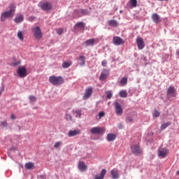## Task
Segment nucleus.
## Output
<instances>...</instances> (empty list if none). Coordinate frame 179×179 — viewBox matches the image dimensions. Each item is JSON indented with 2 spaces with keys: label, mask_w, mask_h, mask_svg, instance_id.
I'll list each match as a JSON object with an SVG mask.
<instances>
[{
  "label": "nucleus",
  "mask_w": 179,
  "mask_h": 179,
  "mask_svg": "<svg viewBox=\"0 0 179 179\" xmlns=\"http://www.w3.org/2000/svg\"><path fill=\"white\" fill-rule=\"evenodd\" d=\"M96 43H97V39L91 38V39L87 40L84 43V45H86L87 47H89V46H93Z\"/></svg>",
  "instance_id": "obj_15"
},
{
  "label": "nucleus",
  "mask_w": 179,
  "mask_h": 179,
  "mask_svg": "<svg viewBox=\"0 0 179 179\" xmlns=\"http://www.w3.org/2000/svg\"><path fill=\"white\" fill-rule=\"evenodd\" d=\"M110 174L112 176V178L118 179L120 178V175L118 174V171L115 169H113L110 171Z\"/></svg>",
  "instance_id": "obj_20"
},
{
  "label": "nucleus",
  "mask_w": 179,
  "mask_h": 179,
  "mask_svg": "<svg viewBox=\"0 0 179 179\" xmlns=\"http://www.w3.org/2000/svg\"><path fill=\"white\" fill-rule=\"evenodd\" d=\"M85 23L82 22H78L76 24V27H77L78 29H80V30H85Z\"/></svg>",
  "instance_id": "obj_23"
},
{
  "label": "nucleus",
  "mask_w": 179,
  "mask_h": 179,
  "mask_svg": "<svg viewBox=\"0 0 179 179\" xmlns=\"http://www.w3.org/2000/svg\"><path fill=\"white\" fill-rule=\"evenodd\" d=\"M115 113L117 115H122V106L118 102H115Z\"/></svg>",
  "instance_id": "obj_8"
},
{
  "label": "nucleus",
  "mask_w": 179,
  "mask_h": 179,
  "mask_svg": "<svg viewBox=\"0 0 179 179\" xmlns=\"http://www.w3.org/2000/svg\"><path fill=\"white\" fill-rule=\"evenodd\" d=\"M107 173V170L106 169H102L101 171L100 175H96L94 176V179H103L104 178V176H106V173Z\"/></svg>",
  "instance_id": "obj_19"
},
{
  "label": "nucleus",
  "mask_w": 179,
  "mask_h": 179,
  "mask_svg": "<svg viewBox=\"0 0 179 179\" xmlns=\"http://www.w3.org/2000/svg\"><path fill=\"white\" fill-rule=\"evenodd\" d=\"M106 129H104L103 127H92L90 129V132H92L94 134H103V132H105Z\"/></svg>",
  "instance_id": "obj_7"
},
{
  "label": "nucleus",
  "mask_w": 179,
  "mask_h": 179,
  "mask_svg": "<svg viewBox=\"0 0 179 179\" xmlns=\"http://www.w3.org/2000/svg\"><path fill=\"white\" fill-rule=\"evenodd\" d=\"M154 115H155L156 117H159V116H160V112H159V111H157V110H155Z\"/></svg>",
  "instance_id": "obj_41"
},
{
  "label": "nucleus",
  "mask_w": 179,
  "mask_h": 179,
  "mask_svg": "<svg viewBox=\"0 0 179 179\" xmlns=\"http://www.w3.org/2000/svg\"><path fill=\"white\" fill-rule=\"evenodd\" d=\"M80 12L83 15H89V11H87V10H86V9H81V10H80Z\"/></svg>",
  "instance_id": "obj_37"
},
{
  "label": "nucleus",
  "mask_w": 179,
  "mask_h": 179,
  "mask_svg": "<svg viewBox=\"0 0 179 179\" xmlns=\"http://www.w3.org/2000/svg\"><path fill=\"white\" fill-rule=\"evenodd\" d=\"M178 54L179 55V50H178Z\"/></svg>",
  "instance_id": "obj_50"
},
{
  "label": "nucleus",
  "mask_w": 179,
  "mask_h": 179,
  "mask_svg": "<svg viewBox=\"0 0 179 179\" xmlns=\"http://www.w3.org/2000/svg\"><path fill=\"white\" fill-rule=\"evenodd\" d=\"M31 31L34 37L36 40H41V38H43V32L41 31V29L40 28V27L37 26V27H33L31 29Z\"/></svg>",
  "instance_id": "obj_3"
},
{
  "label": "nucleus",
  "mask_w": 179,
  "mask_h": 179,
  "mask_svg": "<svg viewBox=\"0 0 179 179\" xmlns=\"http://www.w3.org/2000/svg\"><path fill=\"white\" fill-rule=\"evenodd\" d=\"M1 125L3 127H8V123L6 122V121H3L1 122Z\"/></svg>",
  "instance_id": "obj_44"
},
{
  "label": "nucleus",
  "mask_w": 179,
  "mask_h": 179,
  "mask_svg": "<svg viewBox=\"0 0 179 179\" xmlns=\"http://www.w3.org/2000/svg\"><path fill=\"white\" fill-rule=\"evenodd\" d=\"M29 100H30L31 101H36V96H29Z\"/></svg>",
  "instance_id": "obj_43"
},
{
  "label": "nucleus",
  "mask_w": 179,
  "mask_h": 179,
  "mask_svg": "<svg viewBox=\"0 0 179 179\" xmlns=\"http://www.w3.org/2000/svg\"><path fill=\"white\" fill-rule=\"evenodd\" d=\"M49 82L53 85V86H59L64 83V80L62 76H51L49 78Z\"/></svg>",
  "instance_id": "obj_2"
},
{
  "label": "nucleus",
  "mask_w": 179,
  "mask_h": 179,
  "mask_svg": "<svg viewBox=\"0 0 179 179\" xmlns=\"http://www.w3.org/2000/svg\"><path fill=\"white\" fill-rule=\"evenodd\" d=\"M104 115H106V113L104 111H101L98 114L97 116H96V120H97V121H100V120H101Z\"/></svg>",
  "instance_id": "obj_25"
},
{
  "label": "nucleus",
  "mask_w": 179,
  "mask_h": 179,
  "mask_svg": "<svg viewBox=\"0 0 179 179\" xmlns=\"http://www.w3.org/2000/svg\"><path fill=\"white\" fill-rule=\"evenodd\" d=\"M127 83H128V78H127V77H123L120 80V85H122V86H125Z\"/></svg>",
  "instance_id": "obj_32"
},
{
  "label": "nucleus",
  "mask_w": 179,
  "mask_h": 179,
  "mask_svg": "<svg viewBox=\"0 0 179 179\" xmlns=\"http://www.w3.org/2000/svg\"><path fill=\"white\" fill-rule=\"evenodd\" d=\"M39 6L43 10H45V11L51 10V9L52 8V6L50 2H45V3L41 2L39 3Z\"/></svg>",
  "instance_id": "obj_5"
},
{
  "label": "nucleus",
  "mask_w": 179,
  "mask_h": 179,
  "mask_svg": "<svg viewBox=\"0 0 179 179\" xmlns=\"http://www.w3.org/2000/svg\"><path fill=\"white\" fill-rule=\"evenodd\" d=\"M72 114H73V115H76V117H77V118H80V116L82 115V111L73 110Z\"/></svg>",
  "instance_id": "obj_28"
},
{
  "label": "nucleus",
  "mask_w": 179,
  "mask_h": 179,
  "mask_svg": "<svg viewBox=\"0 0 179 179\" xmlns=\"http://www.w3.org/2000/svg\"><path fill=\"white\" fill-rule=\"evenodd\" d=\"M78 169L80 170V171H85V170H87V166H86V164L83 162H78Z\"/></svg>",
  "instance_id": "obj_17"
},
{
  "label": "nucleus",
  "mask_w": 179,
  "mask_h": 179,
  "mask_svg": "<svg viewBox=\"0 0 179 179\" xmlns=\"http://www.w3.org/2000/svg\"><path fill=\"white\" fill-rule=\"evenodd\" d=\"M24 19L23 16L20 15L15 18V23H20L21 22H23Z\"/></svg>",
  "instance_id": "obj_27"
},
{
  "label": "nucleus",
  "mask_w": 179,
  "mask_h": 179,
  "mask_svg": "<svg viewBox=\"0 0 179 179\" xmlns=\"http://www.w3.org/2000/svg\"><path fill=\"white\" fill-rule=\"evenodd\" d=\"M71 64H72L71 62H64L62 64V68H64V69L69 68L70 65H71Z\"/></svg>",
  "instance_id": "obj_34"
},
{
  "label": "nucleus",
  "mask_w": 179,
  "mask_h": 179,
  "mask_svg": "<svg viewBox=\"0 0 179 179\" xmlns=\"http://www.w3.org/2000/svg\"><path fill=\"white\" fill-rule=\"evenodd\" d=\"M102 66H107V60H103L101 62Z\"/></svg>",
  "instance_id": "obj_42"
},
{
  "label": "nucleus",
  "mask_w": 179,
  "mask_h": 179,
  "mask_svg": "<svg viewBox=\"0 0 179 179\" xmlns=\"http://www.w3.org/2000/svg\"><path fill=\"white\" fill-rule=\"evenodd\" d=\"M65 118L67 121H72V116L70 114H66Z\"/></svg>",
  "instance_id": "obj_38"
},
{
  "label": "nucleus",
  "mask_w": 179,
  "mask_h": 179,
  "mask_svg": "<svg viewBox=\"0 0 179 179\" xmlns=\"http://www.w3.org/2000/svg\"><path fill=\"white\" fill-rule=\"evenodd\" d=\"M17 37L19 40H20L21 41H23V40L24 39V37L23 36V32L21 31H19L17 33Z\"/></svg>",
  "instance_id": "obj_33"
},
{
  "label": "nucleus",
  "mask_w": 179,
  "mask_h": 179,
  "mask_svg": "<svg viewBox=\"0 0 179 179\" xmlns=\"http://www.w3.org/2000/svg\"><path fill=\"white\" fill-rule=\"evenodd\" d=\"M13 65H14L15 66H17V65H20V61L17 62H14V63H13Z\"/></svg>",
  "instance_id": "obj_45"
},
{
  "label": "nucleus",
  "mask_w": 179,
  "mask_h": 179,
  "mask_svg": "<svg viewBox=\"0 0 179 179\" xmlns=\"http://www.w3.org/2000/svg\"><path fill=\"white\" fill-rule=\"evenodd\" d=\"M80 134V130L76 129V130H70L69 131L68 136L70 137L76 136V135H79Z\"/></svg>",
  "instance_id": "obj_16"
},
{
  "label": "nucleus",
  "mask_w": 179,
  "mask_h": 179,
  "mask_svg": "<svg viewBox=\"0 0 179 179\" xmlns=\"http://www.w3.org/2000/svg\"><path fill=\"white\" fill-rule=\"evenodd\" d=\"M178 176H179V171L177 172Z\"/></svg>",
  "instance_id": "obj_48"
},
{
  "label": "nucleus",
  "mask_w": 179,
  "mask_h": 179,
  "mask_svg": "<svg viewBox=\"0 0 179 179\" xmlns=\"http://www.w3.org/2000/svg\"><path fill=\"white\" fill-rule=\"evenodd\" d=\"M12 120H16V117L14 115H11Z\"/></svg>",
  "instance_id": "obj_47"
},
{
  "label": "nucleus",
  "mask_w": 179,
  "mask_h": 179,
  "mask_svg": "<svg viewBox=\"0 0 179 179\" xmlns=\"http://www.w3.org/2000/svg\"><path fill=\"white\" fill-rule=\"evenodd\" d=\"M115 138H117V136H115V134H108L107 135V141H108V142H112V141H115Z\"/></svg>",
  "instance_id": "obj_21"
},
{
  "label": "nucleus",
  "mask_w": 179,
  "mask_h": 179,
  "mask_svg": "<svg viewBox=\"0 0 179 179\" xmlns=\"http://www.w3.org/2000/svg\"><path fill=\"white\" fill-rule=\"evenodd\" d=\"M131 152L136 156L142 155V148L138 144H134L131 146Z\"/></svg>",
  "instance_id": "obj_4"
},
{
  "label": "nucleus",
  "mask_w": 179,
  "mask_h": 179,
  "mask_svg": "<svg viewBox=\"0 0 179 179\" xmlns=\"http://www.w3.org/2000/svg\"><path fill=\"white\" fill-rule=\"evenodd\" d=\"M129 3L131 8H136L138 6V0H130Z\"/></svg>",
  "instance_id": "obj_26"
},
{
  "label": "nucleus",
  "mask_w": 179,
  "mask_h": 179,
  "mask_svg": "<svg viewBox=\"0 0 179 179\" xmlns=\"http://www.w3.org/2000/svg\"><path fill=\"white\" fill-rule=\"evenodd\" d=\"M62 145V142L58 141V142L55 143L54 148L55 149H58V148H59V146H61Z\"/></svg>",
  "instance_id": "obj_36"
},
{
  "label": "nucleus",
  "mask_w": 179,
  "mask_h": 179,
  "mask_svg": "<svg viewBox=\"0 0 179 179\" xmlns=\"http://www.w3.org/2000/svg\"><path fill=\"white\" fill-rule=\"evenodd\" d=\"M109 26H112V27H117V26H118V22L114 20H110Z\"/></svg>",
  "instance_id": "obj_29"
},
{
  "label": "nucleus",
  "mask_w": 179,
  "mask_h": 179,
  "mask_svg": "<svg viewBox=\"0 0 179 179\" xmlns=\"http://www.w3.org/2000/svg\"><path fill=\"white\" fill-rule=\"evenodd\" d=\"M125 43L122 38L119 36H114L113 37V43L115 45H121V44H124Z\"/></svg>",
  "instance_id": "obj_11"
},
{
  "label": "nucleus",
  "mask_w": 179,
  "mask_h": 179,
  "mask_svg": "<svg viewBox=\"0 0 179 179\" xmlns=\"http://www.w3.org/2000/svg\"><path fill=\"white\" fill-rule=\"evenodd\" d=\"M167 153H169V150L166 149H159L158 152V156L162 159H164V157L167 156Z\"/></svg>",
  "instance_id": "obj_14"
},
{
  "label": "nucleus",
  "mask_w": 179,
  "mask_h": 179,
  "mask_svg": "<svg viewBox=\"0 0 179 179\" xmlns=\"http://www.w3.org/2000/svg\"><path fill=\"white\" fill-rule=\"evenodd\" d=\"M152 20H153L154 23H156V24L160 23V22H162L160 15H158L157 13H153L152 15Z\"/></svg>",
  "instance_id": "obj_13"
},
{
  "label": "nucleus",
  "mask_w": 179,
  "mask_h": 179,
  "mask_svg": "<svg viewBox=\"0 0 179 179\" xmlns=\"http://www.w3.org/2000/svg\"><path fill=\"white\" fill-rule=\"evenodd\" d=\"M160 1H168V0H160Z\"/></svg>",
  "instance_id": "obj_49"
},
{
  "label": "nucleus",
  "mask_w": 179,
  "mask_h": 179,
  "mask_svg": "<svg viewBox=\"0 0 179 179\" xmlns=\"http://www.w3.org/2000/svg\"><path fill=\"white\" fill-rule=\"evenodd\" d=\"M169 125H171V122H167L166 123H163L161 125V129L163 131V130L166 129V128H167V127H169Z\"/></svg>",
  "instance_id": "obj_31"
},
{
  "label": "nucleus",
  "mask_w": 179,
  "mask_h": 179,
  "mask_svg": "<svg viewBox=\"0 0 179 179\" xmlns=\"http://www.w3.org/2000/svg\"><path fill=\"white\" fill-rule=\"evenodd\" d=\"M136 43L138 50H143V48H145V42H143V38L138 37L136 38Z\"/></svg>",
  "instance_id": "obj_9"
},
{
  "label": "nucleus",
  "mask_w": 179,
  "mask_h": 179,
  "mask_svg": "<svg viewBox=\"0 0 179 179\" xmlns=\"http://www.w3.org/2000/svg\"><path fill=\"white\" fill-rule=\"evenodd\" d=\"M17 73L20 78H26L27 76V70L24 66L18 67Z\"/></svg>",
  "instance_id": "obj_6"
},
{
  "label": "nucleus",
  "mask_w": 179,
  "mask_h": 179,
  "mask_svg": "<svg viewBox=\"0 0 179 179\" xmlns=\"http://www.w3.org/2000/svg\"><path fill=\"white\" fill-rule=\"evenodd\" d=\"M57 34L61 35L64 33V29L60 28V29H57Z\"/></svg>",
  "instance_id": "obj_40"
},
{
  "label": "nucleus",
  "mask_w": 179,
  "mask_h": 179,
  "mask_svg": "<svg viewBox=\"0 0 179 179\" xmlns=\"http://www.w3.org/2000/svg\"><path fill=\"white\" fill-rule=\"evenodd\" d=\"M107 99H111L113 97V92L111 91H107L106 92Z\"/></svg>",
  "instance_id": "obj_35"
},
{
  "label": "nucleus",
  "mask_w": 179,
  "mask_h": 179,
  "mask_svg": "<svg viewBox=\"0 0 179 179\" xmlns=\"http://www.w3.org/2000/svg\"><path fill=\"white\" fill-rule=\"evenodd\" d=\"M108 75H110V72L107 69H103V71L101 73L99 79L101 80H106L107 78H108Z\"/></svg>",
  "instance_id": "obj_12"
},
{
  "label": "nucleus",
  "mask_w": 179,
  "mask_h": 179,
  "mask_svg": "<svg viewBox=\"0 0 179 179\" xmlns=\"http://www.w3.org/2000/svg\"><path fill=\"white\" fill-rule=\"evenodd\" d=\"M3 90H4L3 87H0V96L1 94H2V92H3Z\"/></svg>",
  "instance_id": "obj_46"
},
{
  "label": "nucleus",
  "mask_w": 179,
  "mask_h": 179,
  "mask_svg": "<svg viewBox=\"0 0 179 179\" xmlns=\"http://www.w3.org/2000/svg\"><path fill=\"white\" fill-rule=\"evenodd\" d=\"M132 121H134V119L132 117H128L126 119V122H127V123L132 122Z\"/></svg>",
  "instance_id": "obj_39"
},
{
  "label": "nucleus",
  "mask_w": 179,
  "mask_h": 179,
  "mask_svg": "<svg viewBox=\"0 0 179 179\" xmlns=\"http://www.w3.org/2000/svg\"><path fill=\"white\" fill-rule=\"evenodd\" d=\"M9 10L5 11L1 13V21L5 22L6 19H9V17H13V15H15V12L16 11V5L15 3H10L9 5Z\"/></svg>",
  "instance_id": "obj_1"
},
{
  "label": "nucleus",
  "mask_w": 179,
  "mask_h": 179,
  "mask_svg": "<svg viewBox=\"0 0 179 179\" xmlns=\"http://www.w3.org/2000/svg\"><path fill=\"white\" fill-rule=\"evenodd\" d=\"M119 96H120V97H122V98L125 99V98L127 97L128 93H127V91L122 90V91L120 92Z\"/></svg>",
  "instance_id": "obj_30"
},
{
  "label": "nucleus",
  "mask_w": 179,
  "mask_h": 179,
  "mask_svg": "<svg viewBox=\"0 0 179 179\" xmlns=\"http://www.w3.org/2000/svg\"><path fill=\"white\" fill-rule=\"evenodd\" d=\"M93 93V88L92 87H88L85 90V93L83 96V99L84 100H87V99H89L90 97V96H92Z\"/></svg>",
  "instance_id": "obj_10"
},
{
  "label": "nucleus",
  "mask_w": 179,
  "mask_h": 179,
  "mask_svg": "<svg viewBox=\"0 0 179 179\" xmlns=\"http://www.w3.org/2000/svg\"><path fill=\"white\" fill-rule=\"evenodd\" d=\"M78 60L80 61L79 64L80 66H83L86 64V57L85 56H80Z\"/></svg>",
  "instance_id": "obj_22"
},
{
  "label": "nucleus",
  "mask_w": 179,
  "mask_h": 179,
  "mask_svg": "<svg viewBox=\"0 0 179 179\" xmlns=\"http://www.w3.org/2000/svg\"><path fill=\"white\" fill-rule=\"evenodd\" d=\"M167 94H170L171 96H173V97H176V89L174 87L171 86L169 87Z\"/></svg>",
  "instance_id": "obj_18"
},
{
  "label": "nucleus",
  "mask_w": 179,
  "mask_h": 179,
  "mask_svg": "<svg viewBox=\"0 0 179 179\" xmlns=\"http://www.w3.org/2000/svg\"><path fill=\"white\" fill-rule=\"evenodd\" d=\"M25 167L27 170H33L34 169V164L33 162H28L25 164Z\"/></svg>",
  "instance_id": "obj_24"
}]
</instances>
